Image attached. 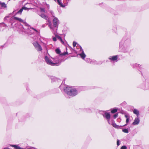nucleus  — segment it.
Listing matches in <instances>:
<instances>
[{
    "mask_svg": "<svg viewBox=\"0 0 149 149\" xmlns=\"http://www.w3.org/2000/svg\"><path fill=\"white\" fill-rule=\"evenodd\" d=\"M14 19L17 20L23 23L24 25V27L22 25H21L22 28V30L23 32H25L28 33L29 34H31L33 33V32L32 31V30L35 31L36 33H38L39 32L36 29L33 28L29 27L28 26V24L27 23L24 22V21L20 18L17 17H15Z\"/></svg>",
    "mask_w": 149,
    "mask_h": 149,
    "instance_id": "f257e3e1",
    "label": "nucleus"
},
{
    "mask_svg": "<svg viewBox=\"0 0 149 149\" xmlns=\"http://www.w3.org/2000/svg\"><path fill=\"white\" fill-rule=\"evenodd\" d=\"M64 92L68 95L72 96H74L77 95L78 92L76 88L70 86L64 87L63 88Z\"/></svg>",
    "mask_w": 149,
    "mask_h": 149,
    "instance_id": "f03ea898",
    "label": "nucleus"
},
{
    "mask_svg": "<svg viewBox=\"0 0 149 149\" xmlns=\"http://www.w3.org/2000/svg\"><path fill=\"white\" fill-rule=\"evenodd\" d=\"M54 18L52 21L53 24H52L51 22L49 21V26L50 28L52 29L53 33L54 34L58 29V20L56 17Z\"/></svg>",
    "mask_w": 149,
    "mask_h": 149,
    "instance_id": "7ed1b4c3",
    "label": "nucleus"
},
{
    "mask_svg": "<svg viewBox=\"0 0 149 149\" xmlns=\"http://www.w3.org/2000/svg\"><path fill=\"white\" fill-rule=\"evenodd\" d=\"M45 61L47 64L52 66H54V65L56 63H57L58 62V61L57 60L56 63H53L52 61H51V60L47 56H45Z\"/></svg>",
    "mask_w": 149,
    "mask_h": 149,
    "instance_id": "20e7f679",
    "label": "nucleus"
},
{
    "mask_svg": "<svg viewBox=\"0 0 149 149\" xmlns=\"http://www.w3.org/2000/svg\"><path fill=\"white\" fill-rule=\"evenodd\" d=\"M33 45L36 49L38 51H42V48L40 45L38 44L37 42H35L33 43Z\"/></svg>",
    "mask_w": 149,
    "mask_h": 149,
    "instance_id": "39448f33",
    "label": "nucleus"
},
{
    "mask_svg": "<svg viewBox=\"0 0 149 149\" xmlns=\"http://www.w3.org/2000/svg\"><path fill=\"white\" fill-rule=\"evenodd\" d=\"M103 117L105 118L107 120L109 124H111L109 120L110 118V114L109 113L105 112L104 114H103Z\"/></svg>",
    "mask_w": 149,
    "mask_h": 149,
    "instance_id": "423d86ee",
    "label": "nucleus"
},
{
    "mask_svg": "<svg viewBox=\"0 0 149 149\" xmlns=\"http://www.w3.org/2000/svg\"><path fill=\"white\" fill-rule=\"evenodd\" d=\"M140 120L139 116H137V117L135 118L132 124L134 125H138L139 123Z\"/></svg>",
    "mask_w": 149,
    "mask_h": 149,
    "instance_id": "0eeeda50",
    "label": "nucleus"
},
{
    "mask_svg": "<svg viewBox=\"0 0 149 149\" xmlns=\"http://www.w3.org/2000/svg\"><path fill=\"white\" fill-rule=\"evenodd\" d=\"M53 59V61H52V62L53 63H56V61L57 60H58V62L57 63H56L54 64V65H58V63H60L61 62H60V60H59L58 57H56V58H54Z\"/></svg>",
    "mask_w": 149,
    "mask_h": 149,
    "instance_id": "6e6552de",
    "label": "nucleus"
},
{
    "mask_svg": "<svg viewBox=\"0 0 149 149\" xmlns=\"http://www.w3.org/2000/svg\"><path fill=\"white\" fill-rule=\"evenodd\" d=\"M85 61L88 63H91L94 64H98V63H97V62L93 60L92 61H91V59L89 58H86Z\"/></svg>",
    "mask_w": 149,
    "mask_h": 149,
    "instance_id": "1a4fd4ad",
    "label": "nucleus"
},
{
    "mask_svg": "<svg viewBox=\"0 0 149 149\" xmlns=\"http://www.w3.org/2000/svg\"><path fill=\"white\" fill-rule=\"evenodd\" d=\"M81 50L82 51V52L79 55L82 59H84L86 57V56L85 54L84 53V52L81 47L80 48V50Z\"/></svg>",
    "mask_w": 149,
    "mask_h": 149,
    "instance_id": "9d476101",
    "label": "nucleus"
},
{
    "mask_svg": "<svg viewBox=\"0 0 149 149\" xmlns=\"http://www.w3.org/2000/svg\"><path fill=\"white\" fill-rule=\"evenodd\" d=\"M125 116L126 118V124L124 126H126L128 124L129 122V120L130 118V116L128 114H125Z\"/></svg>",
    "mask_w": 149,
    "mask_h": 149,
    "instance_id": "9b49d317",
    "label": "nucleus"
},
{
    "mask_svg": "<svg viewBox=\"0 0 149 149\" xmlns=\"http://www.w3.org/2000/svg\"><path fill=\"white\" fill-rule=\"evenodd\" d=\"M111 124L113 127H114L115 128H117V129H119L120 128V126H119L117 125L115 123L114 120H113L112 121Z\"/></svg>",
    "mask_w": 149,
    "mask_h": 149,
    "instance_id": "f8f14e48",
    "label": "nucleus"
},
{
    "mask_svg": "<svg viewBox=\"0 0 149 149\" xmlns=\"http://www.w3.org/2000/svg\"><path fill=\"white\" fill-rule=\"evenodd\" d=\"M118 58L117 56H110L109 57V59L113 61H115L117 60Z\"/></svg>",
    "mask_w": 149,
    "mask_h": 149,
    "instance_id": "ddd939ff",
    "label": "nucleus"
},
{
    "mask_svg": "<svg viewBox=\"0 0 149 149\" xmlns=\"http://www.w3.org/2000/svg\"><path fill=\"white\" fill-rule=\"evenodd\" d=\"M42 18L47 20V17L44 14H41L40 15H39Z\"/></svg>",
    "mask_w": 149,
    "mask_h": 149,
    "instance_id": "4468645a",
    "label": "nucleus"
},
{
    "mask_svg": "<svg viewBox=\"0 0 149 149\" xmlns=\"http://www.w3.org/2000/svg\"><path fill=\"white\" fill-rule=\"evenodd\" d=\"M133 113L134 114L137 115V116H139V111L136 109H134L133 111Z\"/></svg>",
    "mask_w": 149,
    "mask_h": 149,
    "instance_id": "2eb2a0df",
    "label": "nucleus"
},
{
    "mask_svg": "<svg viewBox=\"0 0 149 149\" xmlns=\"http://www.w3.org/2000/svg\"><path fill=\"white\" fill-rule=\"evenodd\" d=\"M57 1L58 3L60 6H61L64 7H65V6L62 4L61 2V1L60 0H56Z\"/></svg>",
    "mask_w": 149,
    "mask_h": 149,
    "instance_id": "dca6fc26",
    "label": "nucleus"
},
{
    "mask_svg": "<svg viewBox=\"0 0 149 149\" xmlns=\"http://www.w3.org/2000/svg\"><path fill=\"white\" fill-rule=\"evenodd\" d=\"M141 66V65H139V64H138L137 63H135L132 65L133 67L134 68H137L138 67H140Z\"/></svg>",
    "mask_w": 149,
    "mask_h": 149,
    "instance_id": "f3484780",
    "label": "nucleus"
},
{
    "mask_svg": "<svg viewBox=\"0 0 149 149\" xmlns=\"http://www.w3.org/2000/svg\"><path fill=\"white\" fill-rule=\"evenodd\" d=\"M0 4L2 7L5 8L7 7L6 5L4 3L1 2L0 3Z\"/></svg>",
    "mask_w": 149,
    "mask_h": 149,
    "instance_id": "a211bd4d",
    "label": "nucleus"
},
{
    "mask_svg": "<svg viewBox=\"0 0 149 149\" xmlns=\"http://www.w3.org/2000/svg\"><path fill=\"white\" fill-rule=\"evenodd\" d=\"M12 146L14 147V148L15 149H22L19 146H18L17 145H12Z\"/></svg>",
    "mask_w": 149,
    "mask_h": 149,
    "instance_id": "6ab92c4d",
    "label": "nucleus"
},
{
    "mask_svg": "<svg viewBox=\"0 0 149 149\" xmlns=\"http://www.w3.org/2000/svg\"><path fill=\"white\" fill-rule=\"evenodd\" d=\"M23 10L22 8L19 10L16 13V14H19L20 15H21L22 13Z\"/></svg>",
    "mask_w": 149,
    "mask_h": 149,
    "instance_id": "aec40b11",
    "label": "nucleus"
},
{
    "mask_svg": "<svg viewBox=\"0 0 149 149\" xmlns=\"http://www.w3.org/2000/svg\"><path fill=\"white\" fill-rule=\"evenodd\" d=\"M49 12H50V13L51 14L52 16L53 17H56L55 16V14L53 11L52 10H49Z\"/></svg>",
    "mask_w": 149,
    "mask_h": 149,
    "instance_id": "412c9836",
    "label": "nucleus"
},
{
    "mask_svg": "<svg viewBox=\"0 0 149 149\" xmlns=\"http://www.w3.org/2000/svg\"><path fill=\"white\" fill-rule=\"evenodd\" d=\"M117 111V110L116 109H112L111 110V112L112 113H114L116 112Z\"/></svg>",
    "mask_w": 149,
    "mask_h": 149,
    "instance_id": "4be33fe9",
    "label": "nucleus"
},
{
    "mask_svg": "<svg viewBox=\"0 0 149 149\" xmlns=\"http://www.w3.org/2000/svg\"><path fill=\"white\" fill-rule=\"evenodd\" d=\"M122 131L125 133H128L129 132L128 130L127 129H123L122 130Z\"/></svg>",
    "mask_w": 149,
    "mask_h": 149,
    "instance_id": "5701e85b",
    "label": "nucleus"
},
{
    "mask_svg": "<svg viewBox=\"0 0 149 149\" xmlns=\"http://www.w3.org/2000/svg\"><path fill=\"white\" fill-rule=\"evenodd\" d=\"M56 53L57 54H60L61 53V51L59 49H56L55 50Z\"/></svg>",
    "mask_w": 149,
    "mask_h": 149,
    "instance_id": "b1692460",
    "label": "nucleus"
},
{
    "mask_svg": "<svg viewBox=\"0 0 149 149\" xmlns=\"http://www.w3.org/2000/svg\"><path fill=\"white\" fill-rule=\"evenodd\" d=\"M68 54V52H64L63 53L60 54V55L62 56L66 55V54Z\"/></svg>",
    "mask_w": 149,
    "mask_h": 149,
    "instance_id": "393cba45",
    "label": "nucleus"
},
{
    "mask_svg": "<svg viewBox=\"0 0 149 149\" xmlns=\"http://www.w3.org/2000/svg\"><path fill=\"white\" fill-rule=\"evenodd\" d=\"M55 36L56 37V38H57L59 40H61V38L60 36L56 34H55Z\"/></svg>",
    "mask_w": 149,
    "mask_h": 149,
    "instance_id": "a878e982",
    "label": "nucleus"
},
{
    "mask_svg": "<svg viewBox=\"0 0 149 149\" xmlns=\"http://www.w3.org/2000/svg\"><path fill=\"white\" fill-rule=\"evenodd\" d=\"M40 10H41V12H44V13L45 12V9L44 8H40Z\"/></svg>",
    "mask_w": 149,
    "mask_h": 149,
    "instance_id": "bb28decb",
    "label": "nucleus"
},
{
    "mask_svg": "<svg viewBox=\"0 0 149 149\" xmlns=\"http://www.w3.org/2000/svg\"><path fill=\"white\" fill-rule=\"evenodd\" d=\"M22 8L23 10L24 9V10H28V9H30V8H28L26 7L25 6L23 7Z\"/></svg>",
    "mask_w": 149,
    "mask_h": 149,
    "instance_id": "cd10ccee",
    "label": "nucleus"
},
{
    "mask_svg": "<svg viewBox=\"0 0 149 149\" xmlns=\"http://www.w3.org/2000/svg\"><path fill=\"white\" fill-rule=\"evenodd\" d=\"M118 113H116L113 115V118L114 119L116 118L118 116Z\"/></svg>",
    "mask_w": 149,
    "mask_h": 149,
    "instance_id": "c85d7f7f",
    "label": "nucleus"
},
{
    "mask_svg": "<svg viewBox=\"0 0 149 149\" xmlns=\"http://www.w3.org/2000/svg\"><path fill=\"white\" fill-rule=\"evenodd\" d=\"M127 148L126 146H122L121 148L120 149H127Z\"/></svg>",
    "mask_w": 149,
    "mask_h": 149,
    "instance_id": "c756f323",
    "label": "nucleus"
},
{
    "mask_svg": "<svg viewBox=\"0 0 149 149\" xmlns=\"http://www.w3.org/2000/svg\"><path fill=\"white\" fill-rule=\"evenodd\" d=\"M117 144L118 146H119L120 145V141L119 140H118L117 141Z\"/></svg>",
    "mask_w": 149,
    "mask_h": 149,
    "instance_id": "7c9ffc66",
    "label": "nucleus"
},
{
    "mask_svg": "<svg viewBox=\"0 0 149 149\" xmlns=\"http://www.w3.org/2000/svg\"><path fill=\"white\" fill-rule=\"evenodd\" d=\"M77 44V43L74 41L73 42V45L74 47L76 46Z\"/></svg>",
    "mask_w": 149,
    "mask_h": 149,
    "instance_id": "2f4dec72",
    "label": "nucleus"
},
{
    "mask_svg": "<svg viewBox=\"0 0 149 149\" xmlns=\"http://www.w3.org/2000/svg\"><path fill=\"white\" fill-rule=\"evenodd\" d=\"M57 38L55 36V37H54L53 38V40L54 41H56V40Z\"/></svg>",
    "mask_w": 149,
    "mask_h": 149,
    "instance_id": "473e14b6",
    "label": "nucleus"
},
{
    "mask_svg": "<svg viewBox=\"0 0 149 149\" xmlns=\"http://www.w3.org/2000/svg\"><path fill=\"white\" fill-rule=\"evenodd\" d=\"M59 40L61 41V42L62 44H64V42L62 40V38Z\"/></svg>",
    "mask_w": 149,
    "mask_h": 149,
    "instance_id": "72a5a7b5",
    "label": "nucleus"
},
{
    "mask_svg": "<svg viewBox=\"0 0 149 149\" xmlns=\"http://www.w3.org/2000/svg\"><path fill=\"white\" fill-rule=\"evenodd\" d=\"M27 149H36L33 147H32L28 148Z\"/></svg>",
    "mask_w": 149,
    "mask_h": 149,
    "instance_id": "f704fd0d",
    "label": "nucleus"
},
{
    "mask_svg": "<svg viewBox=\"0 0 149 149\" xmlns=\"http://www.w3.org/2000/svg\"><path fill=\"white\" fill-rule=\"evenodd\" d=\"M122 47V46L121 45V42H120V43L119 47L121 48Z\"/></svg>",
    "mask_w": 149,
    "mask_h": 149,
    "instance_id": "c9c22d12",
    "label": "nucleus"
},
{
    "mask_svg": "<svg viewBox=\"0 0 149 149\" xmlns=\"http://www.w3.org/2000/svg\"><path fill=\"white\" fill-rule=\"evenodd\" d=\"M52 79H55V78L54 77H52Z\"/></svg>",
    "mask_w": 149,
    "mask_h": 149,
    "instance_id": "e433bc0d",
    "label": "nucleus"
},
{
    "mask_svg": "<svg viewBox=\"0 0 149 149\" xmlns=\"http://www.w3.org/2000/svg\"><path fill=\"white\" fill-rule=\"evenodd\" d=\"M4 46V45H3V46H0V47H3Z\"/></svg>",
    "mask_w": 149,
    "mask_h": 149,
    "instance_id": "4c0bfd02",
    "label": "nucleus"
},
{
    "mask_svg": "<svg viewBox=\"0 0 149 149\" xmlns=\"http://www.w3.org/2000/svg\"><path fill=\"white\" fill-rule=\"evenodd\" d=\"M4 149H7V148H4Z\"/></svg>",
    "mask_w": 149,
    "mask_h": 149,
    "instance_id": "58836bf2",
    "label": "nucleus"
},
{
    "mask_svg": "<svg viewBox=\"0 0 149 149\" xmlns=\"http://www.w3.org/2000/svg\"><path fill=\"white\" fill-rule=\"evenodd\" d=\"M48 9H49V6L48 7Z\"/></svg>",
    "mask_w": 149,
    "mask_h": 149,
    "instance_id": "ea45409f",
    "label": "nucleus"
},
{
    "mask_svg": "<svg viewBox=\"0 0 149 149\" xmlns=\"http://www.w3.org/2000/svg\"><path fill=\"white\" fill-rule=\"evenodd\" d=\"M42 26L43 27H45L43 25H42Z\"/></svg>",
    "mask_w": 149,
    "mask_h": 149,
    "instance_id": "a19ab883",
    "label": "nucleus"
},
{
    "mask_svg": "<svg viewBox=\"0 0 149 149\" xmlns=\"http://www.w3.org/2000/svg\"><path fill=\"white\" fill-rule=\"evenodd\" d=\"M149 89V87L148 88H146V89Z\"/></svg>",
    "mask_w": 149,
    "mask_h": 149,
    "instance_id": "79ce46f5",
    "label": "nucleus"
},
{
    "mask_svg": "<svg viewBox=\"0 0 149 149\" xmlns=\"http://www.w3.org/2000/svg\"><path fill=\"white\" fill-rule=\"evenodd\" d=\"M28 148H25V149H27Z\"/></svg>",
    "mask_w": 149,
    "mask_h": 149,
    "instance_id": "37998d69",
    "label": "nucleus"
},
{
    "mask_svg": "<svg viewBox=\"0 0 149 149\" xmlns=\"http://www.w3.org/2000/svg\"><path fill=\"white\" fill-rule=\"evenodd\" d=\"M55 0V1H56V0Z\"/></svg>",
    "mask_w": 149,
    "mask_h": 149,
    "instance_id": "c03bdc74",
    "label": "nucleus"
}]
</instances>
